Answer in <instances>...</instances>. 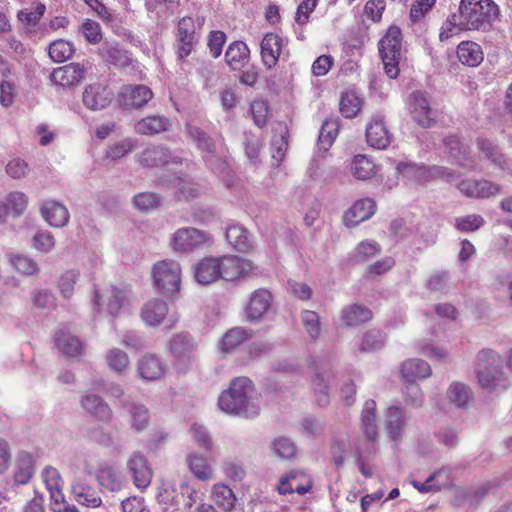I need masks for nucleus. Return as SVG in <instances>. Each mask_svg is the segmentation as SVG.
Returning <instances> with one entry per match:
<instances>
[{
	"mask_svg": "<svg viewBox=\"0 0 512 512\" xmlns=\"http://www.w3.org/2000/svg\"><path fill=\"white\" fill-rule=\"evenodd\" d=\"M159 181L162 186L174 187L185 198H194L198 195V188L194 183L177 175L165 173Z\"/></svg>",
	"mask_w": 512,
	"mask_h": 512,
	"instance_id": "42",
	"label": "nucleus"
},
{
	"mask_svg": "<svg viewBox=\"0 0 512 512\" xmlns=\"http://www.w3.org/2000/svg\"><path fill=\"white\" fill-rule=\"evenodd\" d=\"M210 241V235L203 230L193 227L177 229L171 237L170 245L176 252H191Z\"/></svg>",
	"mask_w": 512,
	"mask_h": 512,
	"instance_id": "8",
	"label": "nucleus"
},
{
	"mask_svg": "<svg viewBox=\"0 0 512 512\" xmlns=\"http://www.w3.org/2000/svg\"><path fill=\"white\" fill-rule=\"evenodd\" d=\"M459 61L469 67H477L484 59L482 48L472 41H463L457 47Z\"/></svg>",
	"mask_w": 512,
	"mask_h": 512,
	"instance_id": "40",
	"label": "nucleus"
},
{
	"mask_svg": "<svg viewBox=\"0 0 512 512\" xmlns=\"http://www.w3.org/2000/svg\"><path fill=\"white\" fill-rule=\"evenodd\" d=\"M376 211V202L372 198L357 200L343 215L347 227H355L370 219Z\"/></svg>",
	"mask_w": 512,
	"mask_h": 512,
	"instance_id": "19",
	"label": "nucleus"
},
{
	"mask_svg": "<svg viewBox=\"0 0 512 512\" xmlns=\"http://www.w3.org/2000/svg\"><path fill=\"white\" fill-rule=\"evenodd\" d=\"M170 350L180 368L185 367L193 359L194 343L187 334L179 333L170 340Z\"/></svg>",
	"mask_w": 512,
	"mask_h": 512,
	"instance_id": "21",
	"label": "nucleus"
},
{
	"mask_svg": "<svg viewBox=\"0 0 512 512\" xmlns=\"http://www.w3.org/2000/svg\"><path fill=\"white\" fill-rule=\"evenodd\" d=\"M221 279L234 281L248 275L254 268L253 263L237 255L219 257Z\"/></svg>",
	"mask_w": 512,
	"mask_h": 512,
	"instance_id": "13",
	"label": "nucleus"
},
{
	"mask_svg": "<svg viewBox=\"0 0 512 512\" xmlns=\"http://www.w3.org/2000/svg\"><path fill=\"white\" fill-rule=\"evenodd\" d=\"M312 488L311 477L303 471L291 470L281 477L278 483V491L285 495L288 493L305 494Z\"/></svg>",
	"mask_w": 512,
	"mask_h": 512,
	"instance_id": "18",
	"label": "nucleus"
},
{
	"mask_svg": "<svg viewBox=\"0 0 512 512\" xmlns=\"http://www.w3.org/2000/svg\"><path fill=\"white\" fill-rule=\"evenodd\" d=\"M10 262L19 273L24 275H33L39 271L37 262L25 255H14L10 258Z\"/></svg>",
	"mask_w": 512,
	"mask_h": 512,
	"instance_id": "64",
	"label": "nucleus"
},
{
	"mask_svg": "<svg viewBox=\"0 0 512 512\" xmlns=\"http://www.w3.org/2000/svg\"><path fill=\"white\" fill-rule=\"evenodd\" d=\"M189 471L200 481H208L213 478V468L209 460L198 452L189 453L186 457Z\"/></svg>",
	"mask_w": 512,
	"mask_h": 512,
	"instance_id": "35",
	"label": "nucleus"
},
{
	"mask_svg": "<svg viewBox=\"0 0 512 512\" xmlns=\"http://www.w3.org/2000/svg\"><path fill=\"white\" fill-rule=\"evenodd\" d=\"M272 296L269 291L259 289L253 292L246 310L247 318L257 321L268 311L271 305Z\"/></svg>",
	"mask_w": 512,
	"mask_h": 512,
	"instance_id": "32",
	"label": "nucleus"
},
{
	"mask_svg": "<svg viewBox=\"0 0 512 512\" xmlns=\"http://www.w3.org/2000/svg\"><path fill=\"white\" fill-rule=\"evenodd\" d=\"M367 143L376 149H386L392 140L383 120L376 117L366 128Z\"/></svg>",
	"mask_w": 512,
	"mask_h": 512,
	"instance_id": "29",
	"label": "nucleus"
},
{
	"mask_svg": "<svg viewBox=\"0 0 512 512\" xmlns=\"http://www.w3.org/2000/svg\"><path fill=\"white\" fill-rule=\"evenodd\" d=\"M405 424L402 409L399 407H390L388 409L386 430L392 440H397L400 437Z\"/></svg>",
	"mask_w": 512,
	"mask_h": 512,
	"instance_id": "53",
	"label": "nucleus"
},
{
	"mask_svg": "<svg viewBox=\"0 0 512 512\" xmlns=\"http://www.w3.org/2000/svg\"><path fill=\"white\" fill-rule=\"evenodd\" d=\"M362 100L354 91H347L342 93L339 109L341 114L348 119L354 118L360 111Z\"/></svg>",
	"mask_w": 512,
	"mask_h": 512,
	"instance_id": "50",
	"label": "nucleus"
},
{
	"mask_svg": "<svg viewBox=\"0 0 512 512\" xmlns=\"http://www.w3.org/2000/svg\"><path fill=\"white\" fill-rule=\"evenodd\" d=\"M251 336L250 330L243 327H234L224 334L220 342V348L224 352H230Z\"/></svg>",
	"mask_w": 512,
	"mask_h": 512,
	"instance_id": "47",
	"label": "nucleus"
},
{
	"mask_svg": "<svg viewBox=\"0 0 512 512\" xmlns=\"http://www.w3.org/2000/svg\"><path fill=\"white\" fill-rule=\"evenodd\" d=\"M126 467L138 489L144 490L150 485L153 473L144 455L139 452L132 453Z\"/></svg>",
	"mask_w": 512,
	"mask_h": 512,
	"instance_id": "16",
	"label": "nucleus"
},
{
	"mask_svg": "<svg viewBox=\"0 0 512 512\" xmlns=\"http://www.w3.org/2000/svg\"><path fill=\"white\" fill-rule=\"evenodd\" d=\"M113 99L112 91L101 83H92L84 88L83 105L91 111H100L108 107Z\"/></svg>",
	"mask_w": 512,
	"mask_h": 512,
	"instance_id": "14",
	"label": "nucleus"
},
{
	"mask_svg": "<svg viewBox=\"0 0 512 512\" xmlns=\"http://www.w3.org/2000/svg\"><path fill=\"white\" fill-rule=\"evenodd\" d=\"M376 166L365 155H356L351 163V173L358 180H366L375 174Z\"/></svg>",
	"mask_w": 512,
	"mask_h": 512,
	"instance_id": "49",
	"label": "nucleus"
},
{
	"mask_svg": "<svg viewBox=\"0 0 512 512\" xmlns=\"http://www.w3.org/2000/svg\"><path fill=\"white\" fill-rule=\"evenodd\" d=\"M380 252L377 242L371 240L362 241L353 251V258L356 262H365L370 257Z\"/></svg>",
	"mask_w": 512,
	"mask_h": 512,
	"instance_id": "63",
	"label": "nucleus"
},
{
	"mask_svg": "<svg viewBox=\"0 0 512 512\" xmlns=\"http://www.w3.org/2000/svg\"><path fill=\"white\" fill-rule=\"evenodd\" d=\"M376 403L374 400H367L364 403L361 413L362 429L368 440L374 441L378 434V427L376 424Z\"/></svg>",
	"mask_w": 512,
	"mask_h": 512,
	"instance_id": "44",
	"label": "nucleus"
},
{
	"mask_svg": "<svg viewBox=\"0 0 512 512\" xmlns=\"http://www.w3.org/2000/svg\"><path fill=\"white\" fill-rule=\"evenodd\" d=\"M71 493L74 500L88 508H98L102 505L99 492L85 478L77 477L71 483Z\"/></svg>",
	"mask_w": 512,
	"mask_h": 512,
	"instance_id": "17",
	"label": "nucleus"
},
{
	"mask_svg": "<svg viewBox=\"0 0 512 512\" xmlns=\"http://www.w3.org/2000/svg\"><path fill=\"white\" fill-rule=\"evenodd\" d=\"M445 146L449 156L460 166L470 169L476 166V160L471 154L470 149L467 146H464L457 136H448L445 139Z\"/></svg>",
	"mask_w": 512,
	"mask_h": 512,
	"instance_id": "28",
	"label": "nucleus"
},
{
	"mask_svg": "<svg viewBox=\"0 0 512 512\" xmlns=\"http://www.w3.org/2000/svg\"><path fill=\"white\" fill-rule=\"evenodd\" d=\"M499 14L492 0H461L458 8L460 26L466 31L485 30Z\"/></svg>",
	"mask_w": 512,
	"mask_h": 512,
	"instance_id": "3",
	"label": "nucleus"
},
{
	"mask_svg": "<svg viewBox=\"0 0 512 512\" xmlns=\"http://www.w3.org/2000/svg\"><path fill=\"white\" fill-rule=\"evenodd\" d=\"M480 153L498 168L510 169V160L500 152L499 148L488 139H479L477 142Z\"/></svg>",
	"mask_w": 512,
	"mask_h": 512,
	"instance_id": "43",
	"label": "nucleus"
},
{
	"mask_svg": "<svg viewBox=\"0 0 512 512\" xmlns=\"http://www.w3.org/2000/svg\"><path fill=\"white\" fill-rule=\"evenodd\" d=\"M55 345L62 353L69 357H76L80 355L82 351V344L78 337L66 331L56 333Z\"/></svg>",
	"mask_w": 512,
	"mask_h": 512,
	"instance_id": "45",
	"label": "nucleus"
},
{
	"mask_svg": "<svg viewBox=\"0 0 512 512\" xmlns=\"http://www.w3.org/2000/svg\"><path fill=\"white\" fill-rule=\"evenodd\" d=\"M157 502L161 506L163 512L181 511L180 493L171 483H164L157 493Z\"/></svg>",
	"mask_w": 512,
	"mask_h": 512,
	"instance_id": "38",
	"label": "nucleus"
},
{
	"mask_svg": "<svg viewBox=\"0 0 512 512\" xmlns=\"http://www.w3.org/2000/svg\"><path fill=\"white\" fill-rule=\"evenodd\" d=\"M371 311L363 306L353 304L341 310V320L345 326H355L368 321Z\"/></svg>",
	"mask_w": 512,
	"mask_h": 512,
	"instance_id": "46",
	"label": "nucleus"
},
{
	"mask_svg": "<svg viewBox=\"0 0 512 512\" xmlns=\"http://www.w3.org/2000/svg\"><path fill=\"white\" fill-rule=\"evenodd\" d=\"M40 212L44 220L56 228L64 227L70 218L66 206L55 200H45L41 204Z\"/></svg>",
	"mask_w": 512,
	"mask_h": 512,
	"instance_id": "22",
	"label": "nucleus"
},
{
	"mask_svg": "<svg viewBox=\"0 0 512 512\" xmlns=\"http://www.w3.org/2000/svg\"><path fill=\"white\" fill-rule=\"evenodd\" d=\"M225 237L227 242L238 252L246 253L252 248L250 234L241 225H229Z\"/></svg>",
	"mask_w": 512,
	"mask_h": 512,
	"instance_id": "39",
	"label": "nucleus"
},
{
	"mask_svg": "<svg viewBox=\"0 0 512 512\" xmlns=\"http://www.w3.org/2000/svg\"><path fill=\"white\" fill-rule=\"evenodd\" d=\"M152 98L153 92L146 85H125L118 94V103L124 109L133 110L146 106Z\"/></svg>",
	"mask_w": 512,
	"mask_h": 512,
	"instance_id": "11",
	"label": "nucleus"
},
{
	"mask_svg": "<svg viewBox=\"0 0 512 512\" xmlns=\"http://www.w3.org/2000/svg\"><path fill=\"white\" fill-rule=\"evenodd\" d=\"M74 53L72 43L65 40H56L49 46V56L54 62H64L69 59Z\"/></svg>",
	"mask_w": 512,
	"mask_h": 512,
	"instance_id": "58",
	"label": "nucleus"
},
{
	"mask_svg": "<svg viewBox=\"0 0 512 512\" xmlns=\"http://www.w3.org/2000/svg\"><path fill=\"white\" fill-rule=\"evenodd\" d=\"M168 305L159 298L148 300L141 309V319L151 327L159 326L168 315Z\"/></svg>",
	"mask_w": 512,
	"mask_h": 512,
	"instance_id": "26",
	"label": "nucleus"
},
{
	"mask_svg": "<svg viewBox=\"0 0 512 512\" xmlns=\"http://www.w3.org/2000/svg\"><path fill=\"white\" fill-rule=\"evenodd\" d=\"M93 302L99 311L117 316L129 303L128 292L123 288L110 285L102 290H95Z\"/></svg>",
	"mask_w": 512,
	"mask_h": 512,
	"instance_id": "6",
	"label": "nucleus"
},
{
	"mask_svg": "<svg viewBox=\"0 0 512 512\" xmlns=\"http://www.w3.org/2000/svg\"><path fill=\"white\" fill-rule=\"evenodd\" d=\"M87 68L84 64L69 63L55 68L51 75V81L62 88L73 89L85 79Z\"/></svg>",
	"mask_w": 512,
	"mask_h": 512,
	"instance_id": "10",
	"label": "nucleus"
},
{
	"mask_svg": "<svg viewBox=\"0 0 512 512\" xmlns=\"http://www.w3.org/2000/svg\"><path fill=\"white\" fill-rule=\"evenodd\" d=\"M283 39L274 33H267L260 44L261 58L264 66L271 69L276 66L282 52Z\"/></svg>",
	"mask_w": 512,
	"mask_h": 512,
	"instance_id": "23",
	"label": "nucleus"
},
{
	"mask_svg": "<svg viewBox=\"0 0 512 512\" xmlns=\"http://www.w3.org/2000/svg\"><path fill=\"white\" fill-rule=\"evenodd\" d=\"M137 372L141 379L155 381L164 375L165 365L156 355L145 354L138 360Z\"/></svg>",
	"mask_w": 512,
	"mask_h": 512,
	"instance_id": "27",
	"label": "nucleus"
},
{
	"mask_svg": "<svg viewBox=\"0 0 512 512\" xmlns=\"http://www.w3.org/2000/svg\"><path fill=\"white\" fill-rule=\"evenodd\" d=\"M170 120L163 115H150L142 118L135 124V132L140 135L153 136L167 131Z\"/></svg>",
	"mask_w": 512,
	"mask_h": 512,
	"instance_id": "34",
	"label": "nucleus"
},
{
	"mask_svg": "<svg viewBox=\"0 0 512 512\" xmlns=\"http://www.w3.org/2000/svg\"><path fill=\"white\" fill-rule=\"evenodd\" d=\"M401 30L397 26L388 28L386 34L378 43L384 70L391 79L397 78L399 74V61L401 59Z\"/></svg>",
	"mask_w": 512,
	"mask_h": 512,
	"instance_id": "4",
	"label": "nucleus"
},
{
	"mask_svg": "<svg viewBox=\"0 0 512 512\" xmlns=\"http://www.w3.org/2000/svg\"><path fill=\"white\" fill-rule=\"evenodd\" d=\"M187 134L201 150L204 161L212 170L221 172L226 168L225 160L217 154L214 141L205 131L197 126L188 125Z\"/></svg>",
	"mask_w": 512,
	"mask_h": 512,
	"instance_id": "7",
	"label": "nucleus"
},
{
	"mask_svg": "<svg viewBox=\"0 0 512 512\" xmlns=\"http://www.w3.org/2000/svg\"><path fill=\"white\" fill-rule=\"evenodd\" d=\"M409 109L413 120L421 127L429 128L434 125L436 116L426 93L413 92L410 95Z\"/></svg>",
	"mask_w": 512,
	"mask_h": 512,
	"instance_id": "12",
	"label": "nucleus"
},
{
	"mask_svg": "<svg viewBox=\"0 0 512 512\" xmlns=\"http://www.w3.org/2000/svg\"><path fill=\"white\" fill-rule=\"evenodd\" d=\"M302 324L309 337L313 340L320 336V318L319 315L310 310L303 311L301 314Z\"/></svg>",
	"mask_w": 512,
	"mask_h": 512,
	"instance_id": "61",
	"label": "nucleus"
},
{
	"mask_svg": "<svg viewBox=\"0 0 512 512\" xmlns=\"http://www.w3.org/2000/svg\"><path fill=\"white\" fill-rule=\"evenodd\" d=\"M339 130L338 119H327L321 126L319 133V144L324 150H327L334 142Z\"/></svg>",
	"mask_w": 512,
	"mask_h": 512,
	"instance_id": "57",
	"label": "nucleus"
},
{
	"mask_svg": "<svg viewBox=\"0 0 512 512\" xmlns=\"http://www.w3.org/2000/svg\"><path fill=\"white\" fill-rule=\"evenodd\" d=\"M154 286L165 295H173L180 289L181 268L174 260H162L153 265Z\"/></svg>",
	"mask_w": 512,
	"mask_h": 512,
	"instance_id": "5",
	"label": "nucleus"
},
{
	"mask_svg": "<svg viewBox=\"0 0 512 512\" xmlns=\"http://www.w3.org/2000/svg\"><path fill=\"white\" fill-rule=\"evenodd\" d=\"M198 42L195 20L192 17H183L177 24L175 48L179 60L189 56Z\"/></svg>",
	"mask_w": 512,
	"mask_h": 512,
	"instance_id": "9",
	"label": "nucleus"
},
{
	"mask_svg": "<svg viewBox=\"0 0 512 512\" xmlns=\"http://www.w3.org/2000/svg\"><path fill=\"white\" fill-rule=\"evenodd\" d=\"M213 498L216 504L225 511H231L235 506L236 496L227 485L215 484L213 486Z\"/></svg>",
	"mask_w": 512,
	"mask_h": 512,
	"instance_id": "54",
	"label": "nucleus"
},
{
	"mask_svg": "<svg viewBox=\"0 0 512 512\" xmlns=\"http://www.w3.org/2000/svg\"><path fill=\"white\" fill-rule=\"evenodd\" d=\"M79 276L80 273L77 270H68L61 275L58 288L64 298H70L73 295Z\"/></svg>",
	"mask_w": 512,
	"mask_h": 512,
	"instance_id": "60",
	"label": "nucleus"
},
{
	"mask_svg": "<svg viewBox=\"0 0 512 512\" xmlns=\"http://www.w3.org/2000/svg\"><path fill=\"white\" fill-rule=\"evenodd\" d=\"M386 343V336L378 329H372L364 333L359 349L363 352H371L381 349Z\"/></svg>",
	"mask_w": 512,
	"mask_h": 512,
	"instance_id": "56",
	"label": "nucleus"
},
{
	"mask_svg": "<svg viewBox=\"0 0 512 512\" xmlns=\"http://www.w3.org/2000/svg\"><path fill=\"white\" fill-rule=\"evenodd\" d=\"M181 511L193 512L196 505L204 500L203 493L198 492L194 487L187 483L180 486Z\"/></svg>",
	"mask_w": 512,
	"mask_h": 512,
	"instance_id": "52",
	"label": "nucleus"
},
{
	"mask_svg": "<svg viewBox=\"0 0 512 512\" xmlns=\"http://www.w3.org/2000/svg\"><path fill=\"white\" fill-rule=\"evenodd\" d=\"M195 278L203 285L211 284L221 279L219 257H205L195 268Z\"/></svg>",
	"mask_w": 512,
	"mask_h": 512,
	"instance_id": "31",
	"label": "nucleus"
},
{
	"mask_svg": "<svg viewBox=\"0 0 512 512\" xmlns=\"http://www.w3.org/2000/svg\"><path fill=\"white\" fill-rule=\"evenodd\" d=\"M35 474V459L29 452H20L15 460L13 485H26Z\"/></svg>",
	"mask_w": 512,
	"mask_h": 512,
	"instance_id": "24",
	"label": "nucleus"
},
{
	"mask_svg": "<svg viewBox=\"0 0 512 512\" xmlns=\"http://www.w3.org/2000/svg\"><path fill=\"white\" fill-rule=\"evenodd\" d=\"M447 399L457 408L466 409L474 401L472 389L462 382H453L446 392Z\"/></svg>",
	"mask_w": 512,
	"mask_h": 512,
	"instance_id": "37",
	"label": "nucleus"
},
{
	"mask_svg": "<svg viewBox=\"0 0 512 512\" xmlns=\"http://www.w3.org/2000/svg\"><path fill=\"white\" fill-rule=\"evenodd\" d=\"M123 409L129 416L130 427L136 432H141L149 425L150 414L148 409L140 403L125 401Z\"/></svg>",
	"mask_w": 512,
	"mask_h": 512,
	"instance_id": "33",
	"label": "nucleus"
},
{
	"mask_svg": "<svg viewBox=\"0 0 512 512\" xmlns=\"http://www.w3.org/2000/svg\"><path fill=\"white\" fill-rule=\"evenodd\" d=\"M99 54L106 62L113 65L124 66L129 61L127 52L110 42H104L101 45Z\"/></svg>",
	"mask_w": 512,
	"mask_h": 512,
	"instance_id": "51",
	"label": "nucleus"
},
{
	"mask_svg": "<svg viewBox=\"0 0 512 512\" xmlns=\"http://www.w3.org/2000/svg\"><path fill=\"white\" fill-rule=\"evenodd\" d=\"M106 362L108 367L118 374L125 373L130 365L128 355L118 348H112L107 352Z\"/></svg>",
	"mask_w": 512,
	"mask_h": 512,
	"instance_id": "55",
	"label": "nucleus"
},
{
	"mask_svg": "<svg viewBox=\"0 0 512 512\" xmlns=\"http://www.w3.org/2000/svg\"><path fill=\"white\" fill-rule=\"evenodd\" d=\"M132 203L139 211L147 212L159 206L160 197L153 192H141L132 198Z\"/></svg>",
	"mask_w": 512,
	"mask_h": 512,
	"instance_id": "59",
	"label": "nucleus"
},
{
	"mask_svg": "<svg viewBox=\"0 0 512 512\" xmlns=\"http://www.w3.org/2000/svg\"><path fill=\"white\" fill-rule=\"evenodd\" d=\"M459 191L469 198L484 199L501 192V186L486 179H465L457 184Z\"/></svg>",
	"mask_w": 512,
	"mask_h": 512,
	"instance_id": "15",
	"label": "nucleus"
},
{
	"mask_svg": "<svg viewBox=\"0 0 512 512\" xmlns=\"http://www.w3.org/2000/svg\"><path fill=\"white\" fill-rule=\"evenodd\" d=\"M405 382H415L417 379H425L432 373L430 365L422 359H409L404 361L400 369Z\"/></svg>",
	"mask_w": 512,
	"mask_h": 512,
	"instance_id": "36",
	"label": "nucleus"
},
{
	"mask_svg": "<svg viewBox=\"0 0 512 512\" xmlns=\"http://www.w3.org/2000/svg\"><path fill=\"white\" fill-rule=\"evenodd\" d=\"M140 163L146 167H156L166 164H180L181 158L161 145L147 147L140 155Z\"/></svg>",
	"mask_w": 512,
	"mask_h": 512,
	"instance_id": "20",
	"label": "nucleus"
},
{
	"mask_svg": "<svg viewBox=\"0 0 512 512\" xmlns=\"http://www.w3.org/2000/svg\"><path fill=\"white\" fill-rule=\"evenodd\" d=\"M96 479L99 485L110 492H118L125 485V478L109 464L100 465L96 472Z\"/></svg>",
	"mask_w": 512,
	"mask_h": 512,
	"instance_id": "30",
	"label": "nucleus"
},
{
	"mask_svg": "<svg viewBox=\"0 0 512 512\" xmlns=\"http://www.w3.org/2000/svg\"><path fill=\"white\" fill-rule=\"evenodd\" d=\"M397 172L405 179L411 182L420 183L426 181L429 177L425 166L412 162L402 161L396 166Z\"/></svg>",
	"mask_w": 512,
	"mask_h": 512,
	"instance_id": "48",
	"label": "nucleus"
},
{
	"mask_svg": "<svg viewBox=\"0 0 512 512\" xmlns=\"http://www.w3.org/2000/svg\"><path fill=\"white\" fill-rule=\"evenodd\" d=\"M250 51L242 41L231 43L225 53V61L232 70H240L249 60Z\"/></svg>",
	"mask_w": 512,
	"mask_h": 512,
	"instance_id": "41",
	"label": "nucleus"
},
{
	"mask_svg": "<svg viewBox=\"0 0 512 512\" xmlns=\"http://www.w3.org/2000/svg\"><path fill=\"white\" fill-rule=\"evenodd\" d=\"M219 408L230 415L254 418L260 413L257 393L252 381L246 377H237L229 388L218 398Z\"/></svg>",
	"mask_w": 512,
	"mask_h": 512,
	"instance_id": "1",
	"label": "nucleus"
},
{
	"mask_svg": "<svg viewBox=\"0 0 512 512\" xmlns=\"http://www.w3.org/2000/svg\"><path fill=\"white\" fill-rule=\"evenodd\" d=\"M5 201L9 211L12 212L14 216L18 217L26 210L28 197L23 192L13 191L5 197Z\"/></svg>",
	"mask_w": 512,
	"mask_h": 512,
	"instance_id": "62",
	"label": "nucleus"
},
{
	"mask_svg": "<svg viewBox=\"0 0 512 512\" xmlns=\"http://www.w3.org/2000/svg\"><path fill=\"white\" fill-rule=\"evenodd\" d=\"M80 404L82 408L95 419L108 423L113 418V412L100 396L87 393L81 398Z\"/></svg>",
	"mask_w": 512,
	"mask_h": 512,
	"instance_id": "25",
	"label": "nucleus"
},
{
	"mask_svg": "<svg viewBox=\"0 0 512 512\" xmlns=\"http://www.w3.org/2000/svg\"><path fill=\"white\" fill-rule=\"evenodd\" d=\"M475 373L479 385L490 392H503L511 385L503 369V358L494 350L486 348L478 352Z\"/></svg>",
	"mask_w": 512,
	"mask_h": 512,
	"instance_id": "2",
	"label": "nucleus"
}]
</instances>
